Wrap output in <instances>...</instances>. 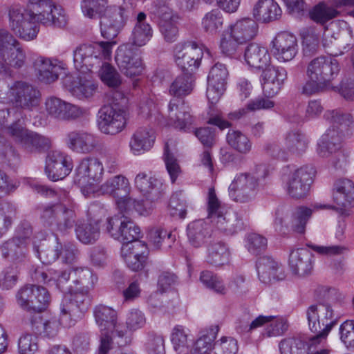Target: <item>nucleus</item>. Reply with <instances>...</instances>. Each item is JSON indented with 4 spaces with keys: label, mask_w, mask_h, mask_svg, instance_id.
Masks as SVG:
<instances>
[{
    "label": "nucleus",
    "mask_w": 354,
    "mask_h": 354,
    "mask_svg": "<svg viewBox=\"0 0 354 354\" xmlns=\"http://www.w3.org/2000/svg\"><path fill=\"white\" fill-rule=\"evenodd\" d=\"M74 279L72 287H79L80 290L90 291L93 289L97 277L88 268H76L74 269Z\"/></svg>",
    "instance_id": "nucleus-43"
},
{
    "label": "nucleus",
    "mask_w": 354,
    "mask_h": 354,
    "mask_svg": "<svg viewBox=\"0 0 354 354\" xmlns=\"http://www.w3.org/2000/svg\"><path fill=\"white\" fill-rule=\"evenodd\" d=\"M313 254L306 248H297L291 250L288 265L295 274L304 277L310 274L313 270Z\"/></svg>",
    "instance_id": "nucleus-31"
},
{
    "label": "nucleus",
    "mask_w": 354,
    "mask_h": 354,
    "mask_svg": "<svg viewBox=\"0 0 354 354\" xmlns=\"http://www.w3.org/2000/svg\"><path fill=\"white\" fill-rule=\"evenodd\" d=\"M50 147V138L24 129V153L28 154L42 153L48 150Z\"/></svg>",
    "instance_id": "nucleus-40"
},
{
    "label": "nucleus",
    "mask_w": 354,
    "mask_h": 354,
    "mask_svg": "<svg viewBox=\"0 0 354 354\" xmlns=\"http://www.w3.org/2000/svg\"><path fill=\"white\" fill-rule=\"evenodd\" d=\"M73 167L71 157L62 151H51L46 156L45 172L53 181L64 179L71 173Z\"/></svg>",
    "instance_id": "nucleus-20"
},
{
    "label": "nucleus",
    "mask_w": 354,
    "mask_h": 354,
    "mask_svg": "<svg viewBox=\"0 0 354 354\" xmlns=\"http://www.w3.org/2000/svg\"><path fill=\"white\" fill-rule=\"evenodd\" d=\"M24 64L32 65L37 71L39 80L46 84H51L58 80L61 70L59 66L53 64L50 59L39 57L24 56Z\"/></svg>",
    "instance_id": "nucleus-26"
},
{
    "label": "nucleus",
    "mask_w": 354,
    "mask_h": 354,
    "mask_svg": "<svg viewBox=\"0 0 354 354\" xmlns=\"http://www.w3.org/2000/svg\"><path fill=\"white\" fill-rule=\"evenodd\" d=\"M21 245V236L20 235L15 236L3 244L1 247L3 256L5 258L10 257L12 259H18L22 253Z\"/></svg>",
    "instance_id": "nucleus-60"
},
{
    "label": "nucleus",
    "mask_w": 354,
    "mask_h": 354,
    "mask_svg": "<svg viewBox=\"0 0 354 354\" xmlns=\"http://www.w3.org/2000/svg\"><path fill=\"white\" fill-rule=\"evenodd\" d=\"M39 23L62 28L66 25L67 19L62 8L51 0H27L24 10V40L36 38Z\"/></svg>",
    "instance_id": "nucleus-1"
},
{
    "label": "nucleus",
    "mask_w": 354,
    "mask_h": 354,
    "mask_svg": "<svg viewBox=\"0 0 354 354\" xmlns=\"http://www.w3.org/2000/svg\"><path fill=\"white\" fill-rule=\"evenodd\" d=\"M339 72V66L337 59L324 56L314 58L306 67L308 80L302 87V94L309 96L334 88L332 81Z\"/></svg>",
    "instance_id": "nucleus-3"
},
{
    "label": "nucleus",
    "mask_w": 354,
    "mask_h": 354,
    "mask_svg": "<svg viewBox=\"0 0 354 354\" xmlns=\"http://www.w3.org/2000/svg\"><path fill=\"white\" fill-rule=\"evenodd\" d=\"M316 170L312 165H304L290 172L284 180L287 194L293 198L306 197L310 190Z\"/></svg>",
    "instance_id": "nucleus-9"
},
{
    "label": "nucleus",
    "mask_w": 354,
    "mask_h": 354,
    "mask_svg": "<svg viewBox=\"0 0 354 354\" xmlns=\"http://www.w3.org/2000/svg\"><path fill=\"white\" fill-rule=\"evenodd\" d=\"M271 51L274 57L281 62L292 60L299 51L297 37L287 32L278 33L272 41Z\"/></svg>",
    "instance_id": "nucleus-22"
},
{
    "label": "nucleus",
    "mask_w": 354,
    "mask_h": 354,
    "mask_svg": "<svg viewBox=\"0 0 354 354\" xmlns=\"http://www.w3.org/2000/svg\"><path fill=\"white\" fill-rule=\"evenodd\" d=\"M51 301L48 291L43 286L26 285L24 287V321L39 317Z\"/></svg>",
    "instance_id": "nucleus-8"
},
{
    "label": "nucleus",
    "mask_w": 354,
    "mask_h": 354,
    "mask_svg": "<svg viewBox=\"0 0 354 354\" xmlns=\"http://www.w3.org/2000/svg\"><path fill=\"white\" fill-rule=\"evenodd\" d=\"M76 222V214L72 207L62 204V211L58 214L54 227L61 232L72 229Z\"/></svg>",
    "instance_id": "nucleus-50"
},
{
    "label": "nucleus",
    "mask_w": 354,
    "mask_h": 354,
    "mask_svg": "<svg viewBox=\"0 0 354 354\" xmlns=\"http://www.w3.org/2000/svg\"><path fill=\"white\" fill-rule=\"evenodd\" d=\"M97 85L88 80L77 77L68 86L71 94L80 100L88 99L93 96Z\"/></svg>",
    "instance_id": "nucleus-44"
},
{
    "label": "nucleus",
    "mask_w": 354,
    "mask_h": 354,
    "mask_svg": "<svg viewBox=\"0 0 354 354\" xmlns=\"http://www.w3.org/2000/svg\"><path fill=\"white\" fill-rule=\"evenodd\" d=\"M223 21L221 12L216 8L204 15L201 25L205 32L214 35L221 32L223 26Z\"/></svg>",
    "instance_id": "nucleus-46"
},
{
    "label": "nucleus",
    "mask_w": 354,
    "mask_h": 354,
    "mask_svg": "<svg viewBox=\"0 0 354 354\" xmlns=\"http://www.w3.org/2000/svg\"><path fill=\"white\" fill-rule=\"evenodd\" d=\"M207 213L214 230L223 235L232 236L243 227L241 216L236 212L225 210L212 187L208 192Z\"/></svg>",
    "instance_id": "nucleus-5"
},
{
    "label": "nucleus",
    "mask_w": 354,
    "mask_h": 354,
    "mask_svg": "<svg viewBox=\"0 0 354 354\" xmlns=\"http://www.w3.org/2000/svg\"><path fill=\"white\" fill-rule=\"evenodd\" d=\"M0 57L13 67L20 68L22 66L20 44L4 30H0Z\"/></svg>",
    "instance_id": "nucleus-25"
},
{
    "label": "nucleus",
    "mask_w": 354,
    "mask_h": 354,
    "mask_svg": "<svg viewBox=\"0 0 354 354\" xmlns=\"http://www.w3.org/2000/svg\"><path fill=\"white\" fill-rule=\"evenodd\" d=\"M163 159L171 180L174 183L180 174L181 170L177 159L169 149L168 143L165 145Z\"/></svg>",
    "instance_id": "nucleus-63"
},
{
    "label": "nucleus",
    "mask_w": 354,
    "mask_h": 354,
    "mask_svg": "<svg viewBox=\"0 0 354 354\" xmlns=\"http://www.w3.org/2000/svg\"><path fill=\"white\" fill-rule=\"evenodd\" d=\"M258 180L248 174L237 175L229 187L230 198L238 203H245L253 200L258 191Z\"/></svg>",
    "instance_id": "nucleus-17"
},
{
    "label": "nucleus",
    "mask_w": 354,
    "mask_h": 354,
    "mask_svg": "<svg viewBox=\"0 0 354 354\" xmlns=\"http://www.w3.org/2000/svg\"><path fill=\"white\" fill-rule=\"evenodd\" d=\"M66 144L73 151L89 153L99 147L100 140L97 137L86 131H73L67 133Z\"/></svg>",
    "instance_id": "nucleus-27"
},
{
    "label": "nucleus",
    "mask_w": 354,
    "mask_h": 354,
    "mask_svg": "<svg viewBox=\"0 0 354 354\" xmlns=\"http://www.w3.org/2000/svg\"><path fill=\"white\" fill-rule=\"evenodd\" d=\"M174 54L176 64L190 74L198 68L203 55L202 48L194 41L177 44Z\"/></svg>",
    "instance_id": "nucleus-16"
},
{
    "label": "nucleus",
    "mask_w": 354,
    "mask_h": 354,
    "mask_svg": "<svg viewBox=\"0 0 354 354\" xmlns=\"http://www.w3.org/2000/svg\"><path fill=\"white\" fill-rule=\"evenodd\" d=\"M22 82H17L10 88L8 93V97L10 102L12 104V122L8 126L7 130L8 134L16 142H22Z\"/></svg>",
    "instance_id": "nucleus-18"
},
{
    "label": "nucleus",
    "mask_w": 354,
    "mask_h": 354,
    "mask_svg": "<svg viewBox=\"0 0 354 354\" xmlns=\"http://www.w3.org/2000/svg\"><path fill=\"white\" fill-rule=\"evenodd\" d=\"M285 145L288 151L299 154L306 151L308 141L299 131H290L285 136Z\"/></svg>",
    "instance_id": "nucleus-47"
},
{
    "label": "nucleus",
    "mask_w": 354,
    "mask_h": 354,
    "mask_svg": "<svg viewBox=\"0 0 354 354\" xmlns=\"http://www.w3.org/2000/svg\"><path fill=\"white\" fill-rule=\"evenodd\" d=\"M257 31L258 24L251 18H243L230 26L232 37L243 44L252 39L257 35Z\"/></svg>",
    "instance_id": "nucleus-39"
},
{
    "label": "nucleus",
    "mask_w": 354,
    "mask_h": 354,
    "mask_svg": "<svg viewBox=\"0 0 354 354\" xmlns=\"http://www.w3.org/2000/svg\"><path fill=\"white\" fill-rule=\"evenodd\" d=\"M41 94L32 84L24 83V110L33 111L40 104Z\"/></svg>",
    "instance_id": "nucleus-56"
},
{
    "label": "nucleus",
    "mask_w": 354,
    "mask_h": 354,
    "mask_svg": "<svg viewBox=\"0 0 354 354\" xmlns=\"http://www.w3.org/2000/svg\"><path fill=\"white\" fill-rule=\"evenodd\" d=\"M312 214V210L304 207H299L294 212L288 208H280L276 212L275 224L280 226L290 227L295 232L303 234L306 225Z\"/></svg>",
    "instance_id": "nucleus-19"
},
{
    "label": "nucleus",
    "mask_w": 354,
    "mask_h": 354,
    "mask_svg": "<svg viewBox=\"0 0 354 354\" xmlns=\"http://www.w3.org/2000/svg\"><path fill=\"white\" fill-rule=\"evenodd\" d=\"M261 74V85L266 96L273 97L281 90L287 77L286 71L270 64L265 67Z\"/></svg>",
    "instance_id": "nucleus-28"
},
{
    "label": "nucleus",
    "mask_w": 354,
    "mask_h": 354,
    "mask_svg": "<svg viewBox=\"0 0 354 354\" xmlns=\"http://www.w3.org/2000/svg\"><path fill=\"white\" fill-rule=\"evenodd\" d=\"M97 324L100 328V345L98 354H107L111 343L124 346L130 343L131 337L122 324L118 323L116 311L111 307L99 305L93 311Z\"/></svg>",
    "instance_id": "nucleus-2"
},
{
    "label": "nucleus",
    "mask_w": 354,
    "mask_h": 354,
    "mask_svg": "<svg viewBox=\"0 0 354 354\" xmlns=\"http://www.w3.org/2000/svg\"><path fill=\"white\" fill-rule=\"evenodd\" d=\"M28 330L35 335H44L48 337H54L57 335L59 329V323L56 318H46L42 315L32 320L25 322Z\"/></svg>",
    "instance_id": "nucleus-35"
},
{
    "label": "nucleus",
    "mask_w": 354,
    "mask_h": 354,
    "mask_svg": "<svg viewBox=\"0 0 354 354\" xmlns=\"http://www.w3.org/2000/svg\"><path fill=\"white\" fill-rule=\"evenodd\" d=\"M340 142V133L333 127L326 131L317 144V151L320 156L326 157L329 154L335 153L331 162L336 169L344 168L347 162L348 155L344 150L339 149Z\"/></svg>",
    "instance_id": "nucleus-10"
},
{
    "label": "nucleus",
    "mask_w": 354,
    "mask_h": 354,
    "mask_svg": "<svg viewBox=\"0 0 354 354\" xmlns=\"http://www.w3.org/2000/svg\"><path fill=\"white\" fill-rule=\"evenodd\" d=\"M192 81V76L190 73L178 75L171 83L169 93L178 97L189 94L193 88Z\"/></svg>",
    "instance_id": "nucleus-49"
},
{
    "label": "nucleus",
    "mask_w": 354,
    "mask_h": 354,
    "mask_svg": "<svg viewBox=\"0 0 354 354\" xmlns=\"http://www.w3.org/2000/svg\"><path fill=\"white\" fill-rule=\"evenodd\" d=\"M105 211L98 204H92L88 209L87 223L77 225L75 233L77 239L86 245L94 244L100 236V224Z\"/></svg>",
    "instance_id": "nucleus-12"
},
{
    "label": "nucleus",
    "mask_w": 354,
    "mask_h": 354,
    "mask_svg": "<svg viewBox=\"0 0 354 354\" xmlns=\"http://www.w3.org/2000/svg\"><path fill=\"white\" fill-rule=\"evenodd\" d=\"M155 140L154 132L149 127H140L132 135L129 146L134 154L149 150Z\"/></svg>",
    "instance_id": "nucleus-38"
},
{
    "label": "nucleus",
    "mask_w": 354,
    "mask_h": 354,
    "mask_svg": "<svg viewBox=\"0 0 354 354\" xmlns=\"http://www.w3.org/2000/svg\"><path fill=\"white\" fill-rule=\"evenodd\" d=\"M91 292L71 287L65 294L61 304L60 322L65 327L75 325L77 320L82 318L91 305Z\"/></svg>",
    "instance_id": "nucleus-7"
},
{
    "label": "nucleus",
    "mask_w": 354,
    "mask_h": 354,
    "mask_svg": "<svg viewBox=\"0 0 354 354\" xmlns=\"http://www.w3.org/2000/svg\"><path fill=\"white\" fill-rule=\"evenodd\" d=\"M339 12L335 8L321 3L315 6L310 12V18L317 23L322 24L337 17Z\"/></svg>",
    "instance_id": "nucleus-54"
},
{
    "label": "nucleus",
    "mask_w": 354,
    "mask_h": 354,
    "mask_svg": "<svg viewBox=\"0 0 354 354\" xmlns=\"http://www.w3.org/2000/svg\"><path fill=\"white\" fill-rule=\"evenodd\" d=\"M45 110L48 116L59 120H75L89 115L88 109L56 97H49L46 100Z\"/></svg>",
    "instance_id": "nucleus-14"
},
{
    "label": "nucleus",
    "mask_w": 354,
    "mask_h": 354,
    "mask_svg": "<svg viewBox=\"0 0 354 354\" xmlns=\"http://www.w3.org/2000/svg\"><path fill=\"white\" fill-rule=\"evenodd\" d=\"M226 140L233 149L241 154H248L252 149V143L249 138L239 130H230Z\"/></svg>",
    "instance_id": "nucleus-45"
},
{
    "label": "nucleus",
    "mask_w": 354,
    "mask_h": 354,
    "mask_svg": "<svg viewBox=\"0 0 354 354\" xmlns=\"http://www.w3.org/2000/svg\"><path fill=\"white\" fill-rule=\"evenodd\" d=\"M153 36V29L147 22V15L140 12L136 17V22L130 37L132 45L141 47L147 44Z\"/></svg>",
    "instance_id": "nucleus-33"
},
{
    "label": "nucleus",
    "mask_w": 354,
    "mask_h": 354,
    "mask_svg": "<svg viewBox=\"0 0 354 354\" xmlns=\"http://www.w3.org/2000/svg\"><path fill=\"white\" fill-rule=\"evenodd\" d=\"M100 191L104 194H109L116 199V205L120 201H126L131 192L129 180L123 175H117L109 178L100 187Z\"/></svg>",
    "instance_id": "nucleus-30"
},
{
    "label": "nucleus",
    "mask_w": 354,
    "mask_h": 354,
    "mask_svg": "<svg viewBox=\"0 0 354 354\" xmlns=\"http://www.w3.org/2000/svg\"><path fill=\"white\" fill-rule=\"evenodd\" d=\"M227 75L228 72L225 66L218 62L212 67L209 73L207 84L225 87Z\"/></svg>",
    "instance_id": "nucleus-62"
},
{
    "label": "nucleus",
    "mask_w": 354,
    "mask_h": 354,
    "mask_svg": "<svg viewBox=\"0 0 354 354\" xmlns=\"http://www.w3.org/2000/svg\"><path fill=\"white\" fill-rule=\"evenodd\" d=\"M306 316L309 329L315 334L313 337L308 338V342L304 339L307 351H310L313 346L319 344L326 338L337 321L336 319H333L334 310L328 303L310 306L306 310Z\"/></svg>",
    "instance_id": "nucleus-4"
},
{
    "label": "nucleus",
    "mask_w": 354,
    "mask_h": 354,
    "mask_svg": "<svg viewBox=\"0 0 354 354\" xmlns=\"http://www.w3.org/2000/svg\"><path fill=\"white\" fill-rule=\"evenodd\" d=\"M100 78L109 87L117 88L121 84L120 75L116 69L108 63L102 64L100 69Z\"/></svg>",
    "instance_id": "nucleus-61"
},
{
    "label": "nucleus",
    "mask_w": 354,
    "mask_h": 354,
    "mask_svg": "<svg viewBox=\"0 0 354 354\" xmlns=\"http://www.w3.org/2000/svg\"><path fill=\"white\" fill-rule=\"evenodd\" d=\"M279 263L269 257H263L257 262V270L259 279L265 283L283 279V276L278 274Z\"/></svg>",
    "instance_id": "nucleus-42"
},
{
    "label": "nucleus",
    "mask_w": 354,
    "mask_h": 354,
    "mask_svg": "<svg viewBox=\"0 0 354 354\" xmlns=\"http://www.w3.org/2000/svg\"><path fill=\"white\" fill-rule=\"evenodd\" d=\"M167 118L169 125L183 131L189 129L194 122L189 106L181 97L170 100Z\"/></svg>",
    "instance_id": "nucleus-23"
},
{
    "label": "nucleus",
    "mask_w": 354,
    "mask_h": 354,
    "mask_svg": "<svg viewBox=\"0 0 354 354\" xmlns=\"http://www.w3.org/2000/svg\"><path fill=\"white\" fill-rule=\"evenodd\" d=\"M159 29L165 41L173 43L178 37V28L171 10L166 7L158 11Z\"/></svg>",
    "instance_id": "nucleus-34"
},
{
    "label": "nucleus",
    "mask_w": 354,
    "mask_h": 354,
    "mask_svg": "<svg viewBox=\"0 0 354 354\" xmlns=\"http://www.w3.org/2000/svg\"><path fill=\"white\" fill-rule=\"evenodd\" d=\"M333 201L338 206L339 213L343 216H348L346 208L354 201V183L350 179H339L335 183Z\"/></svg>",
    "instance_id": "nucleus-29"
},
{
    "label": "nucleus",
    "mask_w": 354,
    "mask_h": 354,
    "mask_svg": "<svg viewBox=\"0 0 354 354\" xmlns=\"http://www.w3.org/2000/svg\"><path fill=\"white\" fill-rule=\"evenodd\" d=\"M106 231L113 239L121 242L135 241L140 234V227L124 214L108 218Z\"/></svg>",
    "instance_id": "nucleus-15"
},
{
    "label": "nucleus",
    "mask_w": 354,
    "mask_h": 354,
    "mask_svg": "<svg viewBox=\"0 0 354 354\" xmlns=\"http://www.w3.org/2000/svg\"><path fill=\"white\" fill-rule=\"evenodd\" d=\"M120 71L127 77H133L141 74L143 66L140 57L129 44L118 47L115 56Z\"/></svg>",
    "instance_id": "nucleus-24"
},
{
    "label": "nucleus",
    "mask_w": 354,
    "mask_h": 354,
    "mask_svg": "<svg viewBox=\"0 0 354 354\" xmlns=\"http://www.w3.org/2000/svg\"><path fill=\"white\" fill-rule=\"evenodd\" d=\"M102 163L95 157H87L81 160L75 170V183L80 187L92 185L102 178Z\"/></svg>",
    "instance_id": "nucleus-21"
},
{
    "label": "nucleus",
    "mask_w": 354,
    "mask_h": 354,
    "mask_svg": "<svg viewBox=\"0 0 354 354\" xmlns=\"http://www.w3.org/2000/svg\"><path fill=\"white\" fill-rule=\"evenodd\" d=\"M118 209L121 214H129L133 209L140 215L147 216L150 214L152 207L147 206L142 201H136L129 196L126 201H120L118 203Z\"/></svg>",
    "instance_id": "nucleus-57"
},
{
    "label": "nucleus",
    "mask_w": 354,
    "mask_h": 354,
    "mask_svg": "<svg viewBox=\"0 0 354 354\" xmlns=\"http://www.w3.org/2000/svg\"><path fill=\"white\" fill-rule=\"evenodd\" d=\"M281 354H306L304 340L301 337H288L282 339L279 345Z\"/></svg>",
    "instance_id": "nucleus-52"
},
{
    "label": "nucleus",
    "mask_w": 354,
    "mask_h": 354,
    "mask_svg": "<svg viewBox=\"0 0 354 354\" xmlns=\"http://www.w3.org/2000/svg\"><path fill=\"white\" fill-rule=\"evenodd\" d=\"M230 252L223 241L211 242L207 248L206 261L215 266L221 267L230 261Z\"/></svg>",
    "instance_id": "nucleus-41"
},
{
    "label": "nucleus",
    "mask_w": 354,
    "mask_h": 354,
    "mask_svg": "<svg viewBox=\"0 0 354 354\" xmlns=\"http://www.w3.org/2000/svg\"><path fill=\"white\" fill-rule=\"evenodd\" d=\"M200 280L206 288L216 294L225 295L227 293V288L224 285L223 280L209 270L203 271L201 273Z\"/></svg>",
    "instance_id": "nucleus-53"
},
{
    "label": "nucleus",
    "mask_w": 354,
    "mask_h": 354,
    "mask_svg": "<svg viewBox=\"0 0 354 354\" xmlns=\"http://www.w3.org/2000/svg\"><path fill=\"white\" fill-rule=\"evenodd\" d=\"M282 11L278 3L274 0H258L253 6L254 20L263 24L277 20Z\"/></svg>",
    "instance_id": "nucleus-32"
},
{
    "label": "nucleus",
    "mask_w": 354,
    "mask_h": 354,
    "mask_svg": "<svg viewBox=\"0 0 354 354\" xmlns=\"http://www.w3.org/2000/svg\"><path fill=\"white\" fill-rule=\"evenodd\" d=\"M126 111L115 103L104 106L98 111L97 125L101 132L115 135L123 130L127 122Z\"/></svg>",
    "instance_id": "nucleus-11"
},
{
    "label": "nucleus",
    "mask_w": 354,
    "mask_h": 354,
    "mask_svg": "<svg viewBox=\"0 0 354 354\" xmlns=\"http://www.w3.org/2000/svg\"><path fill=\"white\" fill-rule=\"evenodd\" d=\"M149 239L156 249L170 248L175 239L171 232L159 227L153 228L149 231Z\"/></svg>",
    "instance_id": "nucleus-51"
},
{
    "label": "nucleus",
    "mask_w": 354,
    "mask_h": 354,
    "mask_svg": "<svg viewBox=\"0 0 354 354\" xmlns=\"http://www.w3.org/2000/svg\"><path fill=\"white\" fill-rule=\"evenodd\" d=\"M129 17V10L123 6H110L100 20V30L107 39L115 38L126 26Z\"/></svg>",
    "instance_id": "nucleus-13"
},
{
    "label": "nucleus",
    "mask_w": 354,
    "mask_h": 354,
    "mask_svg": "<svg viewBox=\"0 0 354 354\" xmlns=\"http://www.w3.org/2000/svg\"><path fill=\"white\" fill-rule=\"evenodd\" d=\"M63 203H56L44 206L41 209L40 217L43 222L50 227H54L58 214L62 211Z\"/></svg>",
    "instance_id": "nucleus-64"
},
{
    "label": "nucleus",
    "mask_w": 354,
    "mask_h": 354,
    "mask_svg": "<svg viewBox=\"0 0 354 354\" xmlns=\"http://www.w3.org/2000/svg\"><path fill=\"white\" fill-rule=\"evenodd\" d=\"M212 232L209 225L203 220L193 221L187 227L189 242L194 248L203 245L210 238Z\"/></svg>",
    "instance_id": "nucleus-37"
},
{
    "label": "nucleus",
    "mask_w": 354,
    "mask_h": 354,
    "mask_svg": "<svg viewBox=\"0 0 354 354\" xmlns=\"http://www.w3.org/2000/svg\"><path fill=\"white\" fill-rule=\"evenodd\" d=\"M244 59L250 66L257 69H263L270 62V56L267 48L254 43L246 47Z\"/></svg>",
    "instance_id": "nucleus-36"
},
{
    "label": "nucleus",
    "mask_w": 354,
    "mask_h": 354,
    "mask_svg": "<svg viewBox=\"0 0 354 354\" xmlns=\"http://www.w3.org/2000/svg\"><path fill=\"white\" fill-rule=\"evenodd\" d=\"M171 341L174 349L178 354H185L188 352V333L183 326L178 325L173 328Z\"/></svg>",
    "instance_id": "nucleus-55"
},
{
    "label": "nucleus",
    "mask_w": 354,
    "mask_h": 354,
    "mask_svg": "<svg viewBox=\"0 0 354 354\" xmlns=\"http://www.w3.org/2000/svg\"><path fill=\"white\" fill-rule=\"evenodd\" d=\"M109 7L108 0H82L81 4L84 15L91 19H101Z\"/></svg>",
    "instance_id": "nucleus-48"
},
{
    "label": "nucleus",
    "mask_w": 354,
    "mask_h": 354,
    "mask_svg": "<svg viewBox=\"0 0 354 354\" xmlns=\"http://www.w3.org/2000/svg\"><path fill=\"white\" fill-rule=\"evenodd\" d=\"M218 327L211 329L209 334H205L200 337L196 342L191 354H211L213 348V342L218 332Z\"/></svg>",
    "instance_id": "nucleus-58"
},
{
    "label": "nucleus",
    "mask_w": 354,
    "mask_h": 354,
    "mask_svg": "<svg viewBox=\"0 0 354 354\" xmlns=\"http://www.w3.org/2000/svg\"><path fill=\"white\" fill-rule=\"evenodd\" d=\"M115 41H101L78 46L73 51L75 67L86 73L93 67H99L103 59H110Z\"/></svg>",
    "instance_id": "nucleus-6"
},
{
    "label": "nucleus",
    "mask_w": 354,
    "mask_h": 354,
    "mask_svg": "<svg viewBox=\"0 0 354 354\" xmlns=\"http://www.w3.org/2000/svg\"><path fill=\"white\" fill-rule=\"evenodd\" d=\"M237 351V341L231 337H223L214 344L211 354H236Z\"/></svg>",
    "instance_id": "nucleus-59"
}]
</instances>
